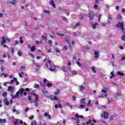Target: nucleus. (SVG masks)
I'll return each instance as SVG.
<instances>
[{
	"label": "nucleus",
	"instance_id": "1",
	"mask_svg": "<svg viewBox=\"0 0 125 125\" xmlns=\"http://www.w3.org/2000/svg\"><path fill=\"white\" fill-rule=\"evenodd\" d=\"M24 91H26L24 92ZM28 91H30V88H26L25 89L24 88H20V90L16 93V94L15 96H13V95L11 94V96H12V98L13 99H14L15 98H17L19 97V95L21 96H22L23 94V95L26 96L27 95V92H28Z\"/></svg>",
	"mask_w": 125,
	"mask_h": 125
},
{
	"label": "nucleus",
	"instance_id": "2",
	"mask_svg": "<svg viewBox=\"0 0 125 125\" xmlns=\"http://www.w3.org/2000/svg\"><path fill=\"white\" fill-rule=\"evenodd\" d=\"M48 64L49 66H50L49 70H50V71H51L52 72H54V71L56 70V67L52 63L51 61L49 60L48 61V63L46 62L45 63V66L47 68L48 67Z\"/></svg>",
	"mask_w": 125,
	"mask_h": 125
},
{
	"label": "nucleus",
	"instance_id": "3",
	"mask_svg": "<svg viewBox=\"0 0 125 125\" xmlns=\"http://www.w3.org/2000/svg\"><path fill=\"white\" fill-rule=\"evenodd\" d=\"M107 91H108V89H107V88H103L102 90V93H103V95L99 96L98 98H104V97H107Z\"/></svg>",
	"mask_w": 125,
	"mask_h": 125
},
{
	"label": "nucleus",
	"instance_id": "4",
	"mask_svg": "<svg viewBox=\"0 0 125 125\" xmlns=\"http://www.w3.org/2000/svg\"><path fill=\"white\" fill-rule=\"evenodd\" d=\"M2 42H1V45H3L5 43V42H10V40L9 39V38L7 37H2Z\"/></svg>",
	"mask_w": 125,
	"mask_h": 125
},
{
	"label": "nucleus",
	"instance_id": "5",
	"mask_svg": "<svg viewBox=\"0 0 125 125\" xmlns=\"http://www.w3.org/2000/svg\"><path fill=\"white\" fill-rule=\"evenodd\" d=\"M124 22L122 21L121 22H119V23L117 24V26L118 28H120L122 31L124 32L125 31V26L123 24Z\"/></svg>",
	"mask_w": 125,
	"mask_h": 125
},
{
	"label": "nucleus",
	"instance_id": "6",
	"mask_svg": "<svg viewBox=\"0 0 125 125\" xmlns=\"http://www.w3.org/2000/svg\"><path fill=\"white\" fill-rule=\"evenodd\" d=\"M101 117L102 118H103V119L107 120V119H109V113L107 112L104 111L103 113L101 114Z\"/></svg>",
	"mask_w": 125,
	"mask_h": 125
},
{
	"label": "nucleus",
	"instance_id": "7",
	"mask_svg": "<svg viewBox=\"0 0 125 125\" xmlns=\"http://www.w3.org/2000/svg\"><path fill=\"white\" fill-rule=\"evenodd\" d=\"M65 42H67L69 45V47L70 49H72V47L71 46V41L69 38H66L65 40Z\"/></svg>",
	"mask_w": 125,
	"mask_h": 125
},
{
	"label": "nucleus",
	"instance_id": "8",
	"mask_svg": "<svg viewBox=\"0 0 125 125\" xmlns=\"http://www.w3.org/2000/svg\"><path fill=\"white\" fill-rule=\"evenodd\" d=\"M94 17V14L93 13V12L89 11V17L90 18V20H92V19H93Z\"/></svg>",
	"mask_w": 125,
	"mask_h": 125
},
{
	"label": "nucleus",
	"instance_id": "9",
	"mask_svg": "<svg viewBox=\"0 0 125 125\" xmlns=\"http://www.w3.org/2000/svg\"><path fill=\"white\" fill-rule=\"evenodd\" d=\"M8 91H10V92H11V93H13V92H14V91H15V89L14 88V87H13L11 86H9L8 88Z\"/></svg>",
	"mask_w": 125,
	"mask_h": 125
},
{
	"label": "nucleus",
	"instance_id": "10",
	"mask_svg": "<svg viewBox=\"0 0 125 125\" xmlns=\"http://www.w3.org/2000/svg\"><path fill=\"white\" fill-rule=\"evenodd\" d=\"M121 93H116V95H115V99L117 100H119L120 99H121Z\"/></svg>",
	"mask_w": 125,
	"mask_h": 125
},
{
	"label": "nucleus",
	"instance_id": "11",
	"mask_svg": "<svg viewBox=\"0 0 125 125\" xmlns=\"http://www.w3.org/2000/svg\"><path fill=\"white\" fill-rule=\"evenodd\" d=\"M79 89L80 91H83L85 89V86L83 85H79Z\"/></svg>",
	"mask_w": 125,
	"mask_h": 125
},
{
	"label": "nucleus",
	"instance_id": "12",
	"mask_svg": "<svg viewBox=\"0 0 125 125\" xmlns=\"http://www.w3.org/2000/svg\"><path fill=\"white\" fill-rule=\"evenodd\" d=\"M107 18L108 19V23L110 24V23L111 22V21L113 20V16H112V15H108L107 16Z\"/></svg>",
	"mask_w": 125,
	"mask_h": 125
},
{
	"label": "nucleus",
	"instance_id": "13",
	"mask_svg": "<svg viewBox=\"0 0 125 125\" xmlns=\"http://www.w3.org/2000/svg\"><path fill=\"white\" fill-rule=\"evenodd\" d=\"M28 47L30 49H31V52H33L35 51V50H36V46H33L32 47H31L30 44H28Z\"/></svg>",
	"mask_w": 125,
	"mask_h": 125
},
{
	"label": "nucleus",
	"instance_id": "14",
	"mask_svg": "<svg viewBox=\"0 0 125 125\" xmlns=\"http://www.w3.org/2000/svg\"><path fill=\"white\" fill-rule=\"evenodd\" d=\"M44 116L45 117H48L49 120H51V115H50V114H48L47 112H45Z\"/></svg>",
	"mask_w": 125,
	"mask_h": 125
},
{
	"label": "nucleus",
	"instance_id": "15",
	"mask_svg": "<svg viewBox=\"0 0 125 125\" xmlns=\"http://www.w3.org/2000/svg\"><path fill=\"white\" fill-rule=\"evenodd\" d=\"M94 54H95V58H96V59H97V58L99 57V52L97 51H95Z\"/></svg>",
	"mask_w": 125,
	"mask_h": 125
},
{
	"label": "nucleus",
	"instance_id": "16",
	"mask_svg": "<svg viewBox=\"0 0 125 125\" xmlns=\"http://www.w3.org/2000/svg\"><path fill=\"white\" fill-rule=\"evenodd\" d=\"M7 3L8 4H13V5H15L16 4V1L15 0H13L12 1H7Z\"/></svg>",
	"mask_w": 125,
	"mask_h": 125
},
{
	"label": "nucleus",
	"instance_id": "17",
	"mask_svg": "<svg viewBox=\"0 0 125 125\" xmlns=\"http://www.w3.org/2000/svg\"><path fill=\"white\" fill-rule=\"evenodd\" d=\"M123 35L121 37V40L123 42H125V31H122Z\"/></svg>",
	"mask_w": 125,
	"mask_h": 125
},
{
	"label": "nucleus",
	"instance_id": "18",
	"mask_svg": "<svg viewBox=\"0 0 125 125\" xmlns=\"http://www.w3.org/2000/svg\"><path fill=\"white\" fill-rule=\"evenodd\" d=\"M4 103H5V105H6L7 106H8V105H9V101H8V100H7L6 98L4 99Z\"/></svg>",
	"mask_w": 125,
	"mask_h": 125
},
{
	"label": "nucleus",
	"instance_id": "19",
	"mask_svg": "<svg viewBox=\"0 0 125 125\" xmlns=\"http://www.w3.org/2000/svg\"><path fill=\"white\" fill-rule=\"evenodd\" d=\"M99 125H107V123L103 120L99 122Z\"/></svg>",
	"mask_w": 125,
	"mask_h": 125
},
{
	"label": "nucleus",
	"instance_id": "20",
	"mask_svg": "<svg viewBox=\"0 0 125 125\" xmlns=\"http://www.w3.org/2000/svg\"><path fill=\"white\" fill-rule=\"evenodd\" d=\"M98 26V23L95 22L92 23V28L93 29H96V27Z\"/></svg>",
	"mask_w": 125,
	"mask_h": 125
},
{
	"label": "nucleus",
	"instance_id": "21",
	"mask_svg": "<svg viewBox=\"0 0 125 125\" xmlns=\"http://www.w3.org/2000/svg\"><path fill=\"white\" fill-rule=\"evenodd\" d=\"M80 104H84L85 103V98H82L80 99Z\"/></svg>",
	"mask_w": 125,
	"mask_h": 125
},
{
	"label": "nucleus",
	"instance_id": "22",
	"mask_svg": "<svg viewBox=\"0 0 125 125\" xmlns=\"http://www.w3.org/2000/svg\"><path fill=\"white\" fill-rule=\"evenodd\" d=\"M49 97L51 99V100H53V99H54L56 101L58 99L57 96H55L53 98L52 96H49Z\"/></svg>",
	"mask_w": 125,
	"mask_h": 125
},
{
	"label": "nucleus",
	"instance_id": "23",
	"mask_svg": "<svg viewBox=\"0 0 125 125\" xmlns=\"http://www.w3.org/2000/svg\"><path fill=\"white\" fill-rule=\"evenodd\" d=\"M66 106H67V107H69L70 109H73V106L71 105V104L70 103H66Z\"/></svg>",
	"mask_w": 125,
	"mask_h": 125
},
{
	"label": "nucleus",
	"instance_id": "24",
	"mask_svg": "<svg viewBox=\"0 0 125 125\" xmlns=\"http://www.w3.org/2000/svg\"><path fill=\"white\" fill-rule=\"evenodd\" d=\"M75 117L77 118V119H79V118H80V119H83V115L80 116L77 114H75Z\"/></svg>",
	"mask_w": 125,
	"mask_h": 125
},
{
	"label": "nucleus",
	"instance_id": "25",
	"mask_svg": "<svg viewBox=\"0 0 125 125\" xmlns=\"http://www.w3.org/2000/svg\"><path fill=\"white\" fill-rule=\"evenodd\" d=\"M50 4L54 7V8H55V4H54V2L53 0H51L50 1Z\"/></svg>",
	"mask_w": 125,
	"mask_h": 125
},
{
	"label": "nucleus",
	"instance_id": "26",
	"mask_svg": "<svg viewBox=\"0 0 125 125\" xmlns=\"http://www.w3.org/2000/svg\"><path fill=\"white\" fill-rule=\"evenodd\" d=\"M116 117V115H112L110 117V118L109 119V121L110 122H112V121H113L114 120V118Z\"/></svg>",
	"mask_w": 125,
	"mask_h": 125
},
{
	"label": "nucleus",
	"instance_id": "27",
	"mask_svg": "<svg viewBox=\"0 0 125 125\" xmlns=\"http://www.w3.org/2000/svg\"><path fill=\"white\" fill-rule=\"evenodd\" d=\"M40 69H41V65L37 64H36V67H35V70L36 71H39V70H40Z\"/></svg>",
	"mask_w": 125,
	"mask_h": 125
},
{
	"label": "nucleus",
	"instance_id": "28",
	"mask_svg": "<svg viewBox=\"0 0 125 125\" xmlns=\"http://www.w3.org/2000/svg\"><path fill=\"white\" fill-rule=\"evenodd\" d=\"M22 52H21V51H19L18 52V56H19L20 57H22Z\"/></svg>",
	"mask_w": 125,
	"mask_h": 125
},
{
	"label": "nucleus",
	"instance_id": "29",
	"mask_svg": "<svg viewBox=\"0 0 125 125\" xmlns=\"http://www.w3.org/2000/svg\"><path fill=\"white\" fill-rule=\"evenodd\" d=\"M117 75H118V76H125V74H124V73H122L120 71L117 72Z\"/></svg>",
	"mask_w": 125,
	"mask_h": 125
},
{
	"label": "nucleus",
	"instance_id": "30",
	"mask_svg": "<svg viewBox=\"0 0 125 125\" xmlns=\"http://www.w3.org/2000/svg\"><path fill=\"white\" fill-rule=\"evenodd\" d=\"M93 73H96V70L95 69V67H94V66H92L91 68Z\"/></svg>",
	"mask_w": 125,
	"mask_h": 125
},
{
	"label": "nucleus",
	"instance_id": "31",
	"mask_svg": "<svg viewBox=\"0 0 125 125\" xmlns=\"http://www.w3.org/2000/svg\"><path fill=\"white\" fill-rule=\"evenodd\" d=\"M80 60H81L80 59H79L78 61H77L76 63L77 64V65L79 66V67H82V64H81V63L80 62Z\"/></svg>",
	"mask_w": 125,
	"mask_h": 125
},
{
	"label": "nucleus",
	"instance_id": "32",
	"mask_svg": "<svg viewBox=\"0 0 125 125\" xmlns=\"http://www.w3.org/2000/svg\"><path fill=\"white\" fill-rule=\"evenodd\" d=\"M43 12L45 13V14H49V13H50V11L44 10Z\"/></svg>",
	"mask_w": 125,
	"mask_h": 125
},
{
	"label": "nucleus",
	"instance_id": "33",
	"mask_svg": "<svg viewBox=\"0 0 125 125\" xmlns=\"http://www.w3.org/2000/svg\"><path fill=\"white\" fill-rule=\"evenodd\" d=\"M36 90H33V92L30 93V94H31V95H34L35 96H36V95H38V94H36Z\"/></svg>",
	"mask_w": 125,
	"mask_h": 125
},
{
	"label": "nucleus",
	"instance_id": "34",
	"mask_svg": "<svg viewBox=\"0 0 125 125\" xmlns=\"http://www.w3.org/2000/svg\"><path fill=\"white\" fill-rule=\"evenodd\" d=\"M16 78H14L13 80H11L10 82V83H11V84H12V83H14V82H15L16 81Z\"/></svg>",
	"mask_w": 125,
	"mask_h": 125
},
{
	"label": "nucleus",
	"instance_id": "35",
	"mask_svg": "<svg viewBox=\"0 0 125 125\" xmlns=\"http://www.w3.org/2000/svg\"><path fill=\"white\" fill-rule=\"evenodd\" d=\"M34 103L35 106H36V107H38V106H39V101H35Z\"/></svg>",
	"mask_w": 125,
	"mask_h": 125
},
{
	"label": "nucleus",
	"instance_id": "36",
	"mask_svg": "<svg viewBox=\"0 0 125 125\" xmlns=\"http://www.w3.org/2000/svg\"><path fill=\"white\" fill-rule=\"evenodd\" d=\"M19 119H17V120H16L15 121V122L14 123V125H18L19 124Z\"/></svg>",
	"mask_w": 125,
	"mask_h": 125
},
{
	"label": "nucleus",
	"instance_id": "37",
	"mask_svg": "<svg viewBox=\"0 0 125 125\" xmlns=\"http://www.w3.org/2000/svg\"><path fill=\"white\" fill-rule=\"evenodd\" d=\"M20 70L21 71H25V70H26V67L24 66H21Z\"/></svg>",
	"mask_w": 125,
	"mask_h": 125
},
{
	"label": "nucleus",
	"instance_id": "38",
	"mask_svg": "<svg viewBox=\"0 0 125 125\" xmlns=\"http://www.w3.org/2000/svg\"><path fill=\"white\" fill-rule=\"evenodd\" d=\"M111 76L110 77V79H112V78H114L115 77V74H114V72H111Z\"/></svg>",
	"mask_w": 125,
	"mask_h": 125
},
{
	"label": "nucleus",
	"instance_id": "39",
	"mask_svg": "<svg viewBox=\"0 0 125 125\" xmlns=\"http://www.w3.org/2000/svg\"><path fill=\"white\" fill-rule=\"evenodd\" d=\"M6 95H7V93H6V92H3L2 96H3V97H6Z\"/></svg>",
	"mask_w": 125,
	"mask_h": 125
},
{
	"label": "nucleus",
	"instance_id": "40",
	"mask_svg": "<svg viewBox=\"0 0 125 125\" xmlns=\"http://www.w3.org/2000/svg\"><path fill=\"white\" fill-rule=\"evenodd\" d=\"M1 123H6V121L5 120V119H0V124H1Z\"/></svg>",
	"mask_w": 125,
	"mask_h": 125
},
{
	"label": "nucleus",
	"instance_id": "41",
	"mask_svg": "<svg viewBox=\"0 0 125 125\" xmlns=\"http://www.w3.org/2000/svg\"><path fill=\"white\" fill-rule=\"evenodd\" d=\"M88 106L89 107H92V104H91V101H89L87 104Z\"/></svg>",
	"mask_w": 125,
	"mask_h": 125
},
{
	"label": "nucleus",
	"instance_id": "42",
	"mask_svg": "<svg viewBox=\"0 0 125 125\" xmlns=\"http://www.w3.org/2000/svg\"><path fill=\"white\" fill-rule=\"evenodd\" d=\"M23 75H24V73H23V72H21V73H19V76L20 78H22Z\"/></svg>",
	"mask_w": 125,
	"mask_h": 125
},
{
	"label": "nucleus",
	"instance_id": "43",
	"mask_svg": "<svg viewBox=\"0 0 125 125\" xmlns=\"http://www.w3.org/2000/svg\"><path fill=\"white\" fill-rule=\"evenodd\" d=\"M34 88H38V87H40V85L39 84H35L34 86Z\"/></svg>",
	"mask_w": 125,
	"mask_h": 125
},
{
	"label": "nucleus",
	"instance_id": "44",
	"mask_svg": "<svg viewBox=\"0 0 125 125\" xmlns=\"http://www.w3.org/2000/svg\"><path fill=\"white\" fill-rule=\"evenodd\" d=\"M121 56H122V59H121V60L122 61H124V60H125V55H121Z\"/></svg>",
	"mask_w": 125,
	"mask_h": 125
},
{
	"label": "nucleus",
	"instance_id": "45",
	"mask_svg": "<svg viewBox=\"0 0 125 125\" xmlns=\"http://www.w3.org/2000/svg\"><path fill=\"white\" fill-rule=\"evenodd\" d=\"M71 73H72L73 76H75V75H77V71H72Z\"/></svg>",
	"mask_w": 125,
	"mask_h": 125
},
{
	"label": "nucleus",
	"instance_id": "46",
	"mask_svg": "<svg viewBox=\"0 0 125 125\" xmlns=\"http://www.w3.org/2000/svg\"><path fill=\"white\" fill-rule=\"evenodd\" d=\"M122 18H123V17H122V16H121V15L118 14L117 19H122Z\"/></svg>",
	"mask_w": 125,
	"mask_h": 125
},
{
	"label": "nucleus",
	"instance_id": "47",
	"mask_svg": "<svg viewBox=\"0 0 125 125\" xmlns=\"http://www.w3.org/2000/svg\"><path fill=\"white\" fill-rule=\"evenodd\" d=\"M60 91H59V89H58L57 92H55V95H58L59 94Z\"/></svg>",
	"mask_w": 125,
	"mask_h": 125
},
{
	"label": "nucleus",
	"instance_id": "48",
	"mask_svg": "<svg viewBox=\"0 0 125 125\" xmlns=\"http://www.w3.org/2000/svg\"><path fill=\"white\" fill-rule=\"evenodd\" d=\"M35 101H39V96L38 95L35 96Z\"/></svg>",
	"mask_w": 125,
	"mask_h": 125
},
{
	"label": "nucleus",
	"instance_id": "49",
	"mask_svg": "<svg viewBox=\"0 0 125 125\" xmlns=\"http://www.w3.org/2000/svg\"><path fill=\"white\" fill-rule=\"evenodd\" d=\"M29 110H30V108L28 107H27L25 108V112L27 113V112H28V111H29Z\"/></svg>",
	"mask_w": 125,
	"mask_h": 125
},
{
	"label": "nucleus",
	"instance_id": "50",
	"mask_svg": "<svg viewBox=\"0 0 125 125\" xmlns=\"http://www.w3.org/2000/svg\"><path fill=\"white\" fill-rule=\"evenodd\" d=\"M46 36H44V35H42V39H43V40H45V42H46Z\"/></svg>",
	"mask_w": 125,
	"mask_h": 125
},
{
	"label": "nucleus",
	"instance_id": "51",
	"mask_svg": "<svg viewBox=\"0 0 125 125\" xmlns=\"http://www.w3.org/2000/svg\"><path fill=\"white\" fill-rule=\"evenodd\" d=\"M47 85L48 87H51V86H52V84H51V83H48L47 84Z\"/></svg>",
	"mask_w": 125,
	"mask_h": 125
},
{
	"label": "nucleus",
	"instance_id": "52",
	"mask_svg": "<svg viewBox=\"0 0 125 125\" xmlns=\"http://www.w3.org/2000/svg\"><path fill=\"white\" fill-rule=\"evenodd\" d=\"M48 43L50 44L51 46H52V41H48Z\"/></svg>",
	"mask_w": 125,
	"mask_h": 125
},
{
	"label": "nucleus",
	"instance_id": "53",
	"mask_svg": "<svg viewBox=\"0 0 125 125\" xmlns=\"http://www.w3.org/2000/svg\"><path fill=\"white\" fill-rule=\"evenodd\" d=\"M89 124H91V120H89L88 122L86 123V125H88Z\"/></svg>",
	"mask_w": 125,
	"mask_h": 125
},
{
	"label": "nucleus",
	"instance_id": "54",
	"mask_svg": "<svg viewBox=\"0 0 125 125\" xmlns=\"http://www.w3.org/2000/svg\"><path fill=\"white\" fill-rule=\"evenodd\" d=\"M20 43H23V40H22V37H20Z\"/></svg>",
	"mask_w": 125,
	"mask_h": 125
},
{
	"label": "nucleus",
	"instance_id": "55",
	"mask_svg": "<svg viewBox=\"0 0 125 125\" xmlns=\"http://www.w3.org/2000/svg\"><path fill=\"white\" fill-rule=\"evenodd\" d=\"M16 85H18V84H19V82H18V81L17 80V78L16 79Z\"/></svg>",
	"mask_w": 125,
	"mask_h": 125
},
{
	"label": "nucleus",
	"instance_id": "56",
	"mask_svg": "<svg viewBox=\"0 0 125 125\" xmlns=\"http://www.w3.org/2000/svg\"><path fill=\"white\" fill-rule=\"evenodd\" d=\"M28 100H29L30 101H31L32 100V96H29L28 97Z\"/></svg>",
	"mask_w": 125,
	"mask_h": 125
},
{
	"label": "nucleus",
	"instance_id": "57",
	"mask_svg": "<svg viewBox=\"0 0 125 125\" xmlns=\"http://www.w3.org/2000/svg\"><path fill=\"white\" fill-rule=\"evenodd\" d=\"M11 52H12V54H14V47L12 48Z\"/></svg>",
	"mask_w": 125,
	"mask_h": 125
},
{
	"label": "nucleus",
	"instance_id": "58",
	"mask_svg": "<svg viewBox=\"0 0 125 125\" xmlns=\"http://www.w3.org/2000/svg\"><path fill=\"white\" fill-rule=\"evenodd\" d=\"M80 109H83V108H84V106H83V104H81L80 105Z\"/></svg>",
	"mask_w": 125,
	"mask_h": 125
},
{
	"label": "nucleus",
	"instance_id": "59",
	"mask_svg": "<svg viewBox=\"0 0 125 125\" xmlns=\"http://www.w3.org/2000/svg\"><path fill=\"white\" fill-rule=\"evenodd\" d=\"M63 49V50H67V49H68V47H67V46H64Z\"/></svg>",
	"mask_w": 125,
	"mask_h": 125
},
{
	"label": "nucleus",
	"instance_id": "60",
	"mask_svg": "<svg viewBox=\"0 0 125 125\" xmlns=\"http://www.w3.org/2000/svg\"><path fill=\"white\" fill-rule=\"evenodd\" d=\"M29 55L31 56V57H32V58H35V56L33 55L32 53H29Z\"/></svg>",
	"mask_w": 125,
	"mask_h": 125
},
{
	"label": "nucleus",
	"instance_id": "61",
	"mask_svg": "<svg viewBox=\"0 0 125 125\" xmlns=\"http://www.w3.org/2000/svg\"><path fill=\"white\" fill-rule=\"evenodd\" d=\"M104 5L106 8H109V7H110V5H109L108 4H105Z\"/></svg>",
	"mask_w": 125,
	"mask_h": 125
},
{
	"label": "nucleus",
	"instance_id": "62",
	"mask_svg": "<svg viewBox=\"0 0 125 125\" xmlns=\"http://www.w3.org/2000/svg\"><path fill=\"white\" fill-rule=\"evenodd\" d=\"M102 25L104 26H105L106 25H107V23L106 22H102Z\"/></svg>",
	"mask_w": 125,
	"mask_h": 125
},
{
	"label": "nucleus",
	"instance_id": "63",
	"mask_svg": "<svg viewBox=\"0 0 125 125\" xmlns=\"http://www.w3.org/2000/svg\"><path fill=\"white\" fill-rule=\"evenodd\" d=\"M56 52L57 53H60V51L59 50H58V49L56 48Z\"/></svg>",
	"mask_w": 125,
	"mask_h": 125
},
{
	"label": "nucleus",
	"instance_id": "64",
	"mask_svg": "<svg viewBox=\"0 0 125 125\" xmlns=\"http://www.w3.org/2000/svg\"><path fill=\"white\" fill-rule=\"evenodd\" d=\"M4 69V67H3V66L1 65L0 67L1 71H3Z\"/></svg>",
	"mask_w": 125,
	"mask_h": 125
}]
</instances>
